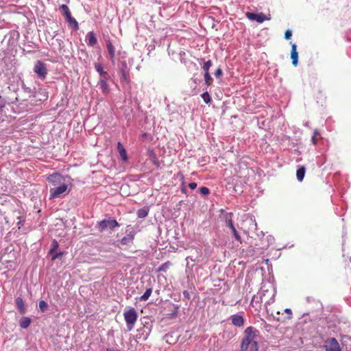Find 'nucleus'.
<instances>
[{
	"instance_id": "nucleus-26",
	"label": "nucleus",
	"mask_w": 351,
	"mask_h": 351,
	"mask_svg": "<svg viewBox=\"0 0 351 351\" xmlns=\"http://www.w3.org/2000/svg\"><path fill=\"white\" fill-rule=\"evenodd\" d=\"M58 247H59V245H58V241H56V240H53L52 241L51 248L50 249V250L49 252V254H53L54 252H56V250H58Z\"/></svg>"
},
{
	"instance_id": "nucleus-8",
	"label": "nucleus",
	"mask_w": 351,
	"mask_h": 351,
	"mask_svg": "<svg viewBox=\"0 0 351 351\" xmlns=\"http://www.w3.org/2000/svg\"><path fill=\"white\" fill-rule=\"evenodd\" d=\"M135 233L134 232H130L125 237H123L120 240V243L123 245H130L133 243V241L134 239Z\"/></svg>"
},
{
	"instance_id": "nucleus-19",
	"label": "nucleus",
	"mask_w": 351,
	"mask_h": 351,
	"mask_svg": "<svg viewBox=\"0 0 351 351\" xmlns=\"http://www.w3.org/2000/svg\"><path fill=\"white\" fill-rule=\"evenodd\" d=\"M267 312L270 313L275 318L278 316L285 317V313L281 310V308H269V311Z\"/></svg>"
},
{
	"instance_id": "nucleus-10",
	"label": "nucleus",
	"mask_w": 351,
	"mask_h": 351,
	"mask_svg": "<svg viewBox=\"0 0 351 351\" xmlns=\"http://www.w3.org/2000/svg\"><path fill=\"white\" fill-rule=\"evenodd\" d=\"M291 58L292 60V64L296 66L298 65V53L297 52V46L295 44L291 43Z\"/></svg>"
},
{
	"instance_id": "nucleus-39",
	"label": "nucleus",
	"mask_w": 351,
	"mask_h": 351,
	"mask_svg": "<svg viewBox=\"0 0 351 351\" xmlns=\"http://www.w3.org/2000/svg\"><path fill=\"white\" fill-rule=\"evenodd\" d=\"M189 187L191 190H194L197 187V183H195V182H191V183L189 184Z\"/></svg>"
},
{
	"instance_id": "nucleus-25",
	"label": "nucleus",
	"mask_w": 351,
	"mask_h": 351,
	"mask_svg": "<svg viewBox=\"0 0 351 351\" xmlns=\"http://www.w3.org/2000/svg\"><path fill=\"white\" fill-rule=\"evenodd\" d=\"M6 118H7V115L4 110V106L0 104V122H3V121H5Z\"/></svg>"
},
{
	"instance_id": "nucleus-28",
	"label": "nucleus",
	"mask_w": 351,
	"mask_h": 351,
	"mask_svg": "<svg viewBox=\"0 0 351 351\" xmlns=\"http://www.w3.org/2000/svg\"><path fill=\"white\" fill-rule=\"evenodd\" d=\"M202 98L203 99L204 101L206 103V104H210V101H211V98H210V95L208 94V92H205L203 94H202Z\"/></svg>"
},
{
	"instance_id": "nucleus-35",
	"label": "nucleus",
	"mask_w": 351,
	"mask_h": 351,
	"mask_svg": "<svg viewBox=\"0 0 351 351\" xmlns=\"http://www.w3.org/2000/svg\"><path fill=\"white\" fill-rule=\"evenodd\" d=\"M16 304L17 307H23L24 306L23 300L21 298H17L16 299Z\"/></svg>"
},
{
	"instance_id": "nucleus-6",
	"label": "nucleus",
	"mask_w": 351,
	"mask_h": 351,
	"mask_svg": "<svg viewBox=\"0 0 351 351\" xmlns=\"http://www.w3.org/2000/svg\"><path fill=\"white\" fill-rule=\"evenodd\" d=\"M326 351H341V348L335 338H329L326 340L324 343Z\"/></svg>"
},
{
	"instance_id": "nucleus-33",
	"label": "nucleus",
	"mask_w": 351,
	"mask_h": 351,
	"mask_svg": "<svg viewBox=\"0 0 351 351\" xmlns=\"http://www.w3.org/2000/svg\"><path fill=\"white\" fill-rule=\"evenodd\" d=\"M319 133L317 131V130H315L314 131L313 136H312V138H311V141H312V142H313V143L314 145H315L317 143V136L319 135Z\"/></svg>"
},
{
	"instance_id": "nucleus-32",
	"label": "nucleus",
	"mask_w": 351,
	"mask_h": 351,
	"mask_svg": "<svg viewBox=\"0 0 351 351\" xmlns=\"http://www.w3.org/2000/svg\"><path fill=\"white\" fill-rule=\"evenodd\" d=\"M51 260L55 261L56 259L60 258L63 255V252H58V253L54 252L53 254H51Z\"/></svg>"
},
{
	"instance_id": "nucleus-2",
	"label": "nucleus",
	"mask_w": 351,
	"mask_h": 351,
	"mask_svg": "<svg viewBox=\"0 0 351 351\" xmlns=\"http://www.w3.org/2000/svg\"><path fill=\"white\" fill-rule=\"evenodd\" d=\"M258 331L252 326L247 327L245 330V337L241 345V351H247L249 346L254 348V351H258L257 342L254 340Z\"/></svg>"
},
{
	"instance_id": "nucleus-27",
	"label": "nucleus",
	"mask_w": 351,
	"mask_h": 351,
	"mask_svg": "<svg viewBox=\"0 0 351 351\" xmlns=\"http://www.w3.org/2000/svg\"><path fill=\"white\" fill-rule=\"evenodd\" d=\"M152 289L151 288L147 289L145 291V292L144 293V294L140 297V300H147L149 298V297L150 296V295L152 294Z\"/></svg>"
},
{
	"instance_id": "nucleus-24",
	"label": "nucleus",
	"mask_w": 351,
	"mask_h": 351,
	"mask_svg": "<svg viewBox=\"0 0 351 351\" xmlns=\"http://www.w3.org/2000/svg\"><path fill=\"white\" fill-rule=\"evenodd\" d=\"M60 9L62 12V14L66 18L67 16H69L71 13L69 10V7L66 5L62 4L60 6Z\"/></svg>"
},
{
	"instance_id": "nucleus-18",
	"label": "nucleus",
	"mask_w": 351,
	"mask_h": 351,
	"mask_svg": "<svg viewBox=\"0 0 351 351\" xmlns=\"http://www.w3.org/2000/svg\"><path fill=\"white\" fill-rule=\"evenodd\" d=\"M95 69L101 77H108V74L104 70L102 65L99 63H95Z\"/></svg>"
},
{
	"instance_id": "nucleus-4",
	"label": "nucleus",
	"mask_w": 351,
	"mask_h": 351,
	"mask_svg": "<svg viewBox=\"0 0 351 351\" xmlns=\"http://www.w3.org/2000/svg\"><path fill=\"white\" fill-rule=\"evenodd\" d=\"M34 72L38 76L41 80H45L47 75V69L46 64L40 60L36 62L34 66Z\"/></svg>"
},
{
	"instance_id": "nucleus-22",
	"label": "nucleus",
	"mask_w": 351,
	"mask_h": 351,
	"mask_svg": "<svg viewBox=\"0 0 351 351\" xmlns=\"http://www.w3.org/2000/svg\"><path fill=\"white\" fill-rule=\"evenodd\" d=\"M149 213V208L143 207L137 211V215L139 218H145Z\"/></svg>"
},
{
	"instance_id": "nucleus-45",
	"label": "nucleus",
	"mask_w": 351,
	"mask_h": 351,
	"mask_svg": "<svg viewBox=\"0 0 351 351\" xmlns=\"http://www.w3.org/2000/svg\"><path fill=\"white\" fill-rule=\"evenodd\" d=\"M45 309V308H40L41 312H44Z\"/></svg>"
},
{
	"instance_id": "nucleus-7",
	"label": "nucleus",
	"mask_w": 351,
	"mask_h": 351,
	"mask_svg": "<svg viewBox=\"0 0 351 351\" xmlns=\"http://www.w3.org/2000/svg\"><path fill=\"white\" fill-rule=\"evenodd\" d=\"M247 18L251 21H256L258 23H263L266 20H269V19L266 17V16L263 13L256 14L253 12H246L245 14Z\"/></svg>"
},
{
	"instance_id": "nucleus-38",
	"label": "nucleus",
	"mask_w": 351,
	"mask_h": 351,
	"mask_svg": "<svg viewBox=\"0 0 351 351\" xmlns=\"http://www.w3.org/2000/svg\"><path fill=\"white\" fill-rule=\"evenodd\" d=\"M171 263L169 261H167L166 263H165L160 267V271H165V269L169 267V265H170Z\"/></svg>"
},
{
	"instance_id": "nucleus-17",
	"label": "nucleus",
	"mask_w": 351,
	"mask_h": 351,
	"mask_svg": "<svg viewBox=\"0 0 351 351\" xmlns=\"http://www.w3.org/2000/svg\"><path fill=\"white\" fill-rule=\"evenodd\" d=\"M106 47H107L108 53L110 56V59L112 60H113L115 57V48H114V45H112V43L110 41H108L106 43Z\"/></svg>"
},
{
	"instance_id": "nucleus-40",
	"label": "nucleus",
	"mask_w": 351,
	"mask_h": 351,
	"mask_svg": "<svg viewBox=\"0 0 351 351\" xmlns=\"http://www.w3.org/2000/svg\"><path fill=\"white\" fill-rule=\"evenodd\" d=\"M38 307H47V304L44 300H41L39 302Z\"/></svg>"
},
{
	"instance_id": "nucleus-16",
	"label": "nucleus",
	"mask_w": 351,
	"mask_h": 351,
	"mask_svg": "<svg viewBox=\"0 0 351 351\" xmlns=\"http://www.w3.org/2000/svg\"><path fill=\"white\" fill-rule=\"evenodd\" d=\"M32 320L29 317H23L19 320V325L22 328L26 329L29 326Z\"/></svg>"
},
{
	"instance_id": "nucleus-41",
	"label": "nucleus",
	"mask_w": 351,
	"mask_h": 351,
	"mask_svg": "<svg viewBox=\"0 0 351 351\" xmlns=\"http://www.w3.org/2000/svg\"><path fill=\"white\" fill-rule=\"evenodd\" d=\"M181 191H182L183 193H184V194H186V193H187V191H186V188H185V186H184V182H182V189H181Z\"/></svg>"
},
{
	"instance_id": "nucleus-30",
	"label": "nucleus",
	"mask_w": 351,
	"mask_h": 351,
	"mask_svg": "<svg viewBox=\"0 0 351 351\" xmlns=\"http://www.w3.org/2000/svg\"><path fill=\"white\" fill-rule=\"evenodd\" d=\"M204 80H205V82L206 84L208 85V86H210L211 85L212 82H213V79L209 73V72H206L204 74Z\"/></svg>"
},
{
	"instance_id": "nucleus-11",
	"label": "nucleus",
	"mask_w": 351,
	"mask_h": 351,
	"mask_svg": "<svg viewBox=\"0 0 351 351\" xmlns=\"http://www.w3.org/2000/svg\"><path fill=\"white\" fill-rule=\"evenodd\" d=\"M108 77H101L99 81V85L103 93L108 94L110 91L109 86L108 84Z\"/></svg>"
},
{
	"instance_id": "nucleus-23",
	"label": "nucleus",
	"mask_w": 351,
	"mask_h": 351,
	"mask_svg": "<svg viewBox=\"0 0 351 351\" xmlns=\"http://www.w3.org/2000/svg\"><path fill=\"white\" fill-rule=\"evenodd\" d=\"M232 213H230L226 217V224L227 226H228L230 229L234 228V226L233 224V221L232 220Z\"/></svg>"
},
{
	"instance_id": "nucleus-37",
	"label": "nucleus",
	"mask_w": 351,
	"mask_h": 351,
	"mask_svg": "<svg viewBox=\"0 0 351 351\" xmlns=\"http://www.w3.org/2000/svg\"><path fill=\"white\" fill-rule=\"evenodd\" d=\"M223 75L222 70L220 68H218L215 73V75L216 77L219 78Z\"/></svg>"
},
{
	"instance_id": "nucleus-15",
	"label": "nucleus",
	"mask_w": 351,
	"mask_h": 351,
	"mask_svg": "<svg viewBox=\"0 0 351 351\" xmlns=\"http://www.w3.org/2000/svg\"><path fill=\"white\" fill-rule=\"evenodd\" d=\"M281 310L285 313V317H276V319L278 321L285 322L286 319H289L291 317V308H281Z\"/></svg>"
},
{
	"instance_id": "nucleus-21",
	"label": "nucleus",
	"mask_w": 351,
	"mask_h": 351,
	"mask_svg": "<svg viewBox=\"0 0 351 351\" xmlns=\"http://www.w3.org/2000/svg\"><path fill=\"white\" fill-rule=\"evenodd\" d=\"M66 21L71 25H73L75 29H78L79 25L77 21L71 16H67L66 18Z\"/></svg>"
},
{
	"instance_id": "nucleus-46",
	"label": "nucleus",
	"mask_w": 351,
	"mask_h": 351,
	"mask_svg": "<svg viewBox=\"0 0 351 351\" xmlns=\"http://www.w3.org/2000/svg\"><path fill=\"white\" fill-rule=\"evenodd\" d=\"M180 176H181L182 178L184 179L183 174L180 173Z\"/></svg>"
},
{
	"instance_id": "nucleus-14",
	"label": "nucleus",
	"mask_w": 351,
	"mask_h": 351,
	"mask_svg": "<svg viewBox=\"0 0 351 351\" xmlns=\"http://www.w3.org/2000/svg\"><path fill=\"white\" fill-rule=\"evenodd\" d=\"M232 324L236 326H241L243 325L244 319L242 316L234 315L231 317Z\"/></svg>"
},
{
	"instance_id": "nucleus-34",
	"label": "nucleus",
	"mask_w": 351,
	"mask_h": 351,
	"mask_svg": "<svg viewBox=\"0 0 351 351\" xmlns=\"http://www.w3.org/2000/svg\"><path fill=\"white\" fill-rule=\"evenodd\" d=\"M199 191L202 194L205 195H208L210 193L209 189L205 186H202V187L199 188Z\"/></svg>"
},
{
	"instance_id": "nucleus-20",
	"label": "nucleus",
	"mask_w": 351,
	"mask_h": 351,
	"mask_svg": "<svg viewBox=\"0 0 351 351\" xmlns=\"http://www.w3.org/2000/svg\"><path fill=\"white\" fill-rule=\"evenodd\" d=\"M306 172L304 167H300L296 172V176L298 181L301 182L303 180Z\"/></svg>"
},
{
	"instance_id": "nucleus-43",
	"label": "nucleus",
	"mask_w": 351,
	"mask_h": 351,
	"mask_svg": "<svg viewBox=\"0 0 351 351\" xmlns=\"http://www.w3.org/2000/svg\"><path fill=\"white\" fill-rule=\"evenodd\" d=\"M170 315H171V317H173L176 316V311H173V313H171Z\"/></svg>"
},
{
	"instance_id": "nucleus-42",
	"label": "nucleus",
	"mask_w": 351,
	"mask_h": 351,
	"mask_svg": "<svg viewBox=\"0 0 351 351\" xmlns=\"http://www.w3.org/2000/svg\"><path fill=\"white\" fill-rule=\"evenodd\" d=\"M25 309H26V308H20V313H21V314H24V313H25Z\"/></svg>"
},
{
	"instance_id": "nucleus-31",
	"label": "nucleus",
	"mask_w": 351,
	"mask_h": 351,
	"mask_svg": "<svg viewBox=\"0 0 351 351\" xmlns=\"http://www.w3.org/2000/svg\"><path fill=\"white\" fill-rule=\"evenodd\" d=\"M212 66V62H211V60H208V61H206V62L204 63V66H203L202 69H204V71H205V73H206V72H209V69L210 68V66Z\"/></svg>"
},
{
	"instance_id": "nucleus-5",
	"label": "nucleus",
	"mask_w": 351,
	"mask_h": 351,
	"mask_svg": "<svg viewBox=\"0 0 351 351\" xmlns=\"http://www.w3.org/2000/svg\"><path fill=\"white\" fill-rule=\"evenodd\" d=\"M137 317V314L134 308H130L124 313L125 320L130 330L132 329L135 322H136Z\"/></svg>"
},
{
	"instance_id": "nucleus-3",
	"label": "nucleus",
	"mask_w": 351,
	"mask_h": 351,
	"mask_svg": "<svg viewBox=\"0 0 351 351\" xmlns=\"http://www.w3.org/2000/svg\"><path fill=\"white\" fill-rule=\"evenodd\" d=\"M119 226V224L117 220L112 217H108L98 223V229L100 232H103L108 228L113 230L114 228Z\"/></svg>"
},
{
	"instance_id": "nucleus-12",
	"label": "nucleus",
	"mask_w": 351,
	"mask_h": 351,
	"mask_svg": "<svg viewBox=\"0 0 351 351\" xmlns=\"http://www.w3.org/2000/svg\"><path fill=\"white\" fill-rule=\"evenodd\" d=\"M86 43L90 47H94L97 43V40L95 37V34L93 32H90L86 35Z\"/></svg>"
},
{
	"instance_id": "nucleus-29",
	"label": "nucleus",
	"mask_w": 351,
	"mask_h": 351,
	"mask_svg": "<svg viewBox=\"0 0 351 351\" xmlns=\"http://www.w3.org/2000/svg\"><path fill=\"white\" fill-rule=\"evenodd\" d=\"M231 230H232V234L234 235V239L237 241H239L240 243H242L241 237L239 235V234L237 232V230H236L235 227L234 228H232Z\"/></svg>"
},
{
	"instance_id": "nucleus-13",
	"label": "nucleus",
	"mask_w": 351,
	"mask_h": 351,
	"mask_svg": "<svg viewBox=\"0 0 351 351\" xmlns=\"http://www.w3.org/2000/svg\"><path fill=\"white\" fill-rule=\"evenodd\" d=\"M117 151L119 153L120 157L122 159V160L126 162L128 160L127 153L123 145L120 142H119L117 144Z\"/></svg>"
},
{
	"instance_id": "nucleus-1",
	"label": "nucleus",
	"mask_w": 351,
	"mask_h": 351,
	"mask_svg": "<svg viewBox=\"0 0 351 351\" xmlns=\"http://www.w3.org/2000/svg\"><path fill=\"white\" fill-rule=\"evenodd\" d=\"M47 180L53 186L49 191L50 199L62 197L69 193V190H68V184L65 182V178L60 173H55L49 175Z\"/></svg>"
},
{
	"instance_id": "nucleus-44",
	"label": "nucleus",
	"mask_w": 351,
	"mask_h": 351,
	"mask_svg": "<svg viewBox=\"0 0 351 351\" xmlns=\"http://www.w3.org/2000/svg\"><path fill=\"white\" fill-rule=\"evenodd\" d=\"M107 351H119L118 350L108 349Z\"/></svg>"
},
{
	"instance_id": "nucleus-36",
	"label": "nucleus",
	"mask_w": 351,
	"mask_h": 351,
	"mask_svg": "<svg viewBox=\"0 0 351 351\" xmlns=\"http://www.w3.org/2000/svg\"><path fill=\"white\" fill-rule=\"evenodd\" d=\"M292 36V32L290 29H287L286 30L285 33V38L286 40H289L291 39Z\"/></svg>"
},
{
	"instance_id": "nucleus-9",
	"label": "nucleus",
	"mask_w": 351,
	"mask_h": 351,
	"mask_svg": "<svg viewBox=\"0 0 351 351\" xmlns=\"http://www.w3.org/2000/svg\"><path fill=\"white\" fill-rule=\"evenodd\" d=\"M127 68H128L127 63L125 62H123L121 63V66L120 68V73L121 75L122 80H123L126 82H129L130 75H129V73L127 70Z\"/></svg>"
}]
</instances>
